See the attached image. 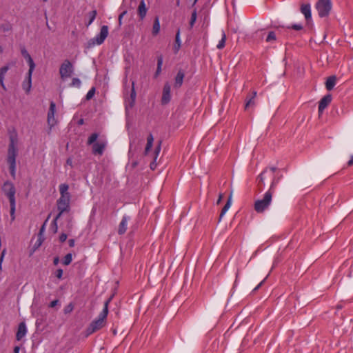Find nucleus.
Wrapping results in <instances>:
<instances>
[{"mask_svg": "<svg viewBox=\"0 0 353 353\" xmlns=\"http://www.w3.org/2000/svg\"><path fill=\"white\" fill-rule=\"evenodd\" d=\"M59 190L60 192V197L57 201V209L59 210L58 214L54 218L52 223L55 227L54 232H56L57 230V220L61 217V214L63 212H69L70 207V194L68 192L69 185L66 183H61L59 186Z\"/></svg>", "mask_w": 353, "mask_h": 353, "instance_id": "1", "label": "nucleus"}, {"mask_svg": "<svg viewBox=\"0 0 353 353\" xmlns=\"http://www.w3.org/2000/svg\"><path fill=\"white\" fill-rule=\"evenodd\" d=\"M111 299H108L105 303L103 310L101 312L98 317L93 321L86 330L87 334L90 335L102 327H103L106 323V318L108 314V305Z\"/></svg>", "mask_w": 353, "mask_h": 353, "instance_id": "2", "label": "nucleus"}, {"mask_svg": "<svg viewBox=\"0 0 353 353\" xmlns=\"http://www.w3.org/2000/svg\"><path fill=\"white\" fill-rule=\"evenodd\" d=\"M2 191L9 200L10 206V214L11 221H13L15 219L16 210L15 187L12 182L6 181L2 186Z\"/></svg>", "mask_w": 353, "mask_h": 353, "instance_id": "3", "label": "nucleus"}, {"mask_svg": "<svg viewBox=\"0 0 353 353\" xmlns=\"http://www.w3.org/2000/svg\"><path fill=\"white\" fill-rule=\"evenodd\" d=\"M17 143V141L15 137H11L10 138L7 161L9 164L10 174L13 177H14L16 173V158L18 153Z\"/></svg>", "mask_w": 353, "mask_h": 353, "instance_id": "4", "label": "nucleus"}, {"mask_svg": "<svg viewBox=\"0 0 353 353\" xmlns=\"http://www.w3.org/2000/svg\"><path fill=\"white\" fill-rule=\"evenodd\" d=\"M98 138L97 133L92 134L88 139V144H92V153L94 154L102 155L103 154L104 150L107 145L106 141H99L97 143H94Z\"/></svg>", "mask_w": 353, "mask_h": 353, "instance_id": "5", "label": "nucleus"}, {"mask_svg": "<svg viewBox=\"0 0 353 353\" xmlns=\"http://www.w3.org/2000/svg\"><path fill=\"white\" fill-rule=\"evenodd\" d=\"M272 194L273 192L270 190H268L265 193L263 198L262 199H259L256 201L254 203L255 211L257 212L258 213H262L265 210H267L272 202Z\"/></svg>", "mask_w": 353, "mask_h": 353, "instance_id": "6", "label": "nucleus"}, {"mask_svg": "<svg viewBox=\"0 0 353 353\" xmlns=\"http://www.w3.org/2000/svg\"><path fill=\"white\" fill-rule=\"evenodd\" d=\"M108 27L107 26H103L101 28L100 32L97 34L94 38L91 39L88 42V47L92 48L95 45H101L102 44L105 39L107 38L108 35Z\"/></svg>", "mask_w": 353, "mask_h": 353, "instance_id": "7", "label": "nucleus"}, {"mask_svg": "<svg viewBox=\"0 0 353 353\" xmlns=\"http://www.w3.org/2000/svg\"><path fill=\"white\" fill-rule=\"evenodd\" d=\"M316 9L320 17L328 16L332 9L330 0H319L316 4Z\"/></svg>", "mask_w": 353, "mask_h": 353, "instance_id": "8", "label": "nucleus"}, {"mask_svg": "<svg viewBox=\"0 0 353 353\" xmlns=\"http://www.w3.org/2000/svg\"><path fill=\"white\" fill-rule=\"evenodd\" d=\"M74 72V66L72 63L66 59L64 60L59 68V74L61 79L64 81L70 78Z\"/></svg>", "mask_w": 353, "mask_h": 353, "instance_id": "9", "label": "nucleus"}, {"mask_svg": "<svg viewBox=\"0 0 353 353\" xmlns=\"http://www.w3.org/2000/svg\"><path fill=\"white\" fill-rule=\"evenodd\" d=\"M55 111H56V105L53 101H52L50 103L49 111L48 112V119H47L48 124L50 128L52 127H53L57 123L55 117H54Z\"/></svg>", "mask_w": 353, "mask_h": 353, "instance_id": "10", "label": "nucleus"}, {"mask_svg": "<svg viewBox=\"0 0 353 353\" xmlns=\"http://www.w3.org/2000/svg\"><path fill=\"white\" fill-rule=\"evenodd\" d=\"M170 85L169 83H165L162 93L161 103L162 104H167L170 101L171 94H170Z\"/></svg>", "mask_w": 353, "mask_h": 353, "instance_id": "11", "label": "nucleus"}, {"mask_svg": "<svg viewBox=\"0 0 353 353\" xmlns=\"http://www.w3.org/2000/svg\"><path fill=\"white\" fill-rule=\"evenodd\" d=\"M331 101L332 96L330 94L325 95L321 99L319 104V114L323 113V110L327 107V105L331 103Z\"/></svg>", "mask_w": 353, "mask_h": 353, "instance_id": "12", "label": "nucleus"}, {"mask_svg": "<svg viewBox=\"0 0 353 353\" xmlns=\"http://www.w3.org/2000/svg\"><path fill=\"white\" fill-rule=\"evenodd\" d=\"M130 220V217L128 215H124L119 225L118 233L120 235L123 234L128 228V223Z\"/></svg>", "mask_w": 353, "mask_h": 353, "instance_id": "13", "label": "nucleus"}, {"mask_svg": "<svg viewBox=\"0 0 353 353\" xmlns=\"http://www.w3.org/2000/svg\"><path fill=\"white\" fill-rule=\"evenodd\" d=\"M301 12L305 16L307 21L312 19L311 6L309 3L302 4L301 6Z\"/></svg>", "mask_w": 353, "mask_h": 353, "instance_id": "14", "label": "nucleus"}, {"mask_svg": "<svg viewBox=\"0 0 353 353\" xmlns=\"http://www.w3.org/2000/svg\"><path fill=\"white\" fill-rule=\"evenodd\" d=\"M185 73L182 70H179L174 78V87L175 88H179L182 85Z\"/></svg>", "mask_w": 353, "mask_h": 353, "instance_id": "15", "label": "nucleus"}, {"mask_svg": "<svg viewBox=\"0 0 353 353\" xmlns=\"http://www.w3.org/2000/svg\"><path fill=\"white\" fill-rule=\"evenodd\" d=\"M27 332V329L25 323L22 322L19 325L18 330L16 334L17 340L20 341L25 336Z\"/></svg>", "mask_w": 353, "mask_h": 353, "instance_id": "16", "label": "nucleus"}, {"mask_svg": "<svg viewBox=\"0 0 353 353\" xmlns=\"http://www.w3.org/2000/svg\"><path fill=\"white\" fill-rule=\"evenodd\" d=\"M336 83V77L334 75L330 76L327 79L325 82V88L327 90H332L335 86Z\"/></svg>", "mask_w": 353, "mask_h": 353, "instance_id": "17", "label": "nucleus"}, {"mask_svg": "<svg viewBox=\"0 0 353 353\" xmlns=\"http://www.w3.org/2000/svg\"><path fill=\"white\" fill-rule=\"evenodd\" d=\"M22 87L27 93L30 92L32 87V75L27 74V77L22 83Z\"/></svg>", "mask_w": 353, "mask_h": 353, "instance_id": "18", "label": "nucleus"}, {"mask_svg": "<svg viewBox=\"0 0 353 353\" xmlns=\"http://www.w3.org/2000/svg\"><path fill=\"white\" fill-rule=\"evenodd\" d=\"M8 70H9L8 66L2 67L0 69V85H1L2 88L5 90H6V87L4 84V79H5V76L7 72L8 71Z\"/></svg>", "mask_w": 353, "mask_h": 353, "instance_id": "19", "label": "nucleus"}, {"mask_svg": "<svg viewBox=\"0 0 353 353\" xmlns=\"http://www.w3.org/2000/svg\"><path fill=\"white\" fill-rule=\"evenodd\" d=\"M147 13V8L145 6V3L144 0H141L139 8H138V14L141 19H143Z\"/></svg>", "mask_w": 353, "mask_h": 353, "instance_id": "20", "label": "nucleus"}, {"mask_svg": "<svg viewBox=\"0 0 353 353\" xmlns=\"http://www.w3.org/2000/svg\"><path fill=\"white\" fill-rule=\"evenodd\" d=\"M160 150H161V145H160V144H159V145L156 147L154 152V160L152 162L150 163V168L152 170H154L157 167L156 160L159 156Z\"/></svg>", "mask_w": 353, "mask_h": 353, "instance_id": "21", "label": "nucleus"}, {"mask_svg": "<svg viewBox=\"0 0 353 353\" xmlns=\"http://www.w3.org/2000/svg\"><path fill=\"white\" fill-rule=\"evenodd\" d=\"M154 138L152 134H150L147 138V144L145 148L144 154L147 155L149 150L151 149L153 145Z\"/></svg>", "mask_w": 353, "mask_h": 353, "instance_id": "22", "label": "nucleus"}, {"mask_svg": "<svg viewBox=\"0 0 353 353\" xmlns=\"http://www.w3.org/2000/svg\"><path fill=\"white\" fill-rule=\"evenodd\" d=\"M267 172V169L264 170L258 176L257 181L258 185L261 189L265 186V174Z\"/></svg>", "mask_w": 353, "mask_h": 353, "instance_id": "23", "label": "nucleus"}, {"mask_svg": "<svg viewBox=\"0 0 353 353\" xmlns=\"http://www.w3.org/2000/svg\"><path fill=\"white\" fill-rule=\"evenodd\" d=\"M232 203V194L229 196V199L226 203V204L223 208L220 214V219H221L224 214L226 213V212L228 210V209L230 208Z\"/></svg>", "mask_w": 353, "mask_h": 353, "instance_id": "24", "label": "nucleus"}, {"mask_svg": "<svg viewBox=\"0 0 353 353\" xmlns=\"http://www.w3.org/2000/svg\"><path fill=\"white\" fill-rule=\"evenodd\" d=\"M181 48V39H180V31H177L175 37V44L174 46V50L175 52H177Z\"/></svg>", "mask_w": 353, "mask_h": 353, "instance_id": "25", "label": "nucleus"}, {"mask_svg": "<svg viewBox=\"0 0 353 353\" xmlns=\"http://www.w3.org/2000/svg\"><path fill=\"white\" fill-rule=\"evenodd\" d=\"M160 31V23L159 18L157 17L154 21L153 27H152V34L153 35H157Z\"/></svg>", "mask_w": 353, "mask_h": 353, "instance_id": "26", "label": "nucleus"}, {"mask_svg": "<svg viewBox=\"0 0 353 353\" xmlns=\"http://www.w3.org/2000/svg\"><path fill=\"white\" fill-rule=\"evenodd\" d=\"M256 96V92L254 91L252 92V96L248 99L245 103V109H248L250 106H253L254 105V99Z\"/></svg>", "mask_w": 353, "mask_h": 353, "instance_id": "27", "label": "nucleus"}, {"mask_svg": "<svg viewBox=\"0 0 353 353\" xmlns=\"http://www.w3.org/2000/svg\"><path fill=\"white\" fill-rule=\"evenodd\" d=\"M226 41V35L224 31H222L221 39L216 46V48L219 50L223 49L225 47Z\"/></svg>", "mask_w": 353, "mask_h": 353, "instance_id": "28", "label": "nucleus"}, {"mask_svg": "<svg viewBox=\"0 0 353 353\" xmlns=\"http://www.w3.org/2000/svg\"><path fill=\"white\" fill-rule=\"evenodd\" d=\"M163 65V57L161 55L157 58V68L155 72V77H157L161 72V67Z\"/></svg>", "mask_w": 353, "mask_h": 353, "instance_id": "29", "label": "nucleus"}, {"mask_svg": "<svg viewBox=\"0 0 353 353\" xmlns=\"http://www.w3.org/2000/svg\"><path fill=\"white\" fill-rule=\"evenodd\" d=\"M26 61L29 65V70H28V74H29L30 75H32V72L34 70V68H35V64H34V61L31 57L29 59H26Z\"/></svg>", "mask_w": 353, "mask_h": 353, "instance_id": "30", "label": "nucleus"}, {"mask_svg": "<svg viewBox=\"0 0 353 353\" xmlns=\"http://www.w3.org/2000/svg\"><path fill=\"white\" fill-rule=\"evenodd\" d=\"M81 85V81L79 78H73L72 82L70 84L71 87L80 88Z\"/></svg>", "mask_w": 353, "mask_h": 353, "instance_id": "31", "label": "nucleus"}, {"mask_svg": "<svg viewBox=\"0 0 353 353\" xmlns=\"http://www.w3.org/2000/svg\"><path fill=\"white\" fill-rule=\"evenodd\" d=\"M12 26L9 23H2L0 26V30L3 32H8L11 30Z\"/></svg>", "mask_w": 353, "mask_h": 353, "instance_id": "32", "label": "nucleus"}, {"mask_svg": "<svg viewBox=\"0 0 353 353\" xmlns=\"http://www.w3.org/2000/svg\"><path fill=\"white\" fill-rule=\"evenodd\" d=\"M88 16H89L90 20L87 24V26H89L95 19L96 16H97V11L92 10V11L90 12L88 14Z\"/></svg>", "mask_w": 353, "mask_h": 353, "instance_id": "33", "label": "nucleus"}, {"mask_svg": "<svg viewBox=\"0 0 353 353\" xmlns=\"http://www.w3.org/2000/svg\"><path fill=\"white\" fill-rule=\"evenodd\" d=\"M72 255L71 253H68L65 256L63 261V263L65 265H68L72 262Z\"/></svg>", "mask_w": 353, "mask_h": 353, "instance_id": "34", "label": "nucleus"}, {"mask_svg": "<svg viewBox=\"0 0 353 353\" xmlns=\"http://www.w3.org/2000/svg\"><path fill=\"white\" fill-rule=\"evenodd\" d=\"M196 17H197L196 10H194L192 13L191 19H190V26L191 28L194 26V23L196 20Z\"/></svg>", "mask_w": 353, "mask_h": 353, "instance_id": "35", "label": "nucleus"}, {"mask_svg": "<svg viewBox=\"0 0 353 353\" xmlns=\"http://www.w3.org/2000/svg\"><path fill=\"white\" fill-rule=\"evenodd\" d=\"M276 40V34L274 32H270L266 37L267 42H272Z\"/></svg>", "mask_w": 353, "mask_h": 353, "instance_id": "36", "label": "nucleus"}, {"mask_svg": "<svg viewBox=\"0 0 353 353\" xmlns=\"http://www.w3.org/2000/svg\"><path fill=\"white\" fill-rule=\"evenodd\" d=\"M94 93H95V88H92L86 94V99L87 100H90L91 99L93 96L94 95Z\"/></svg>", "mask_w": 353, "mask_h": 353, "instance_id": "37", "label": "nucleus"}, {"mask_svg": "<svg viewBox=\"0 0 353 353\" xmlns=\"http://www.w3.org/2000/svg\"><path fill=\"white\" fill-rule=\"evenodd\" d=\"M279 179H280V178L273 179L269 190H270L273 192V190L274 189L275 186L278 184Z\"/></svg>", "mask_w": 353, "mask_h": 353, "instance_id": "38", "label": "nucleus"}, {"mask_svg": "<svg viewBox=\"0 0 353 353\" xmlns=\"http://www.w3.org/2000/svg\"><path fill=\"white\" fill-rule=\"evenodd\" d=\"M74 309V306L72 303L68 304L67 306L64 308V312L65 314L71 312Z\"/></svg>", "mask_w": 353, "mask_h": 353, "instance_id": "39", "label": "nucleus"}, {"mask_svg": "<svg viewBox=\"0 0 353 353\" xmlns=\"http://www.w3.org/2000/svg\"><path fill=\"white\" fill-rule=\"evenodd\" d=\"M21 54L23 55V57L26 59H29L31 56L30 55V54L28 53V52L25 49V48H23L21 50Z\"/></svg>", "mask_w": 353, "mask_h": 353, "instance_id": "40", "label": "nucleus"}, {"mask_svg": "<svg viewBox=\"0 0 353 353\" xmlns=\"http://www.w3.org/2000/svg\"><path fill=\"white\" fill-rule=\"evenodd\" d=\"M130 97L132 99V101H134L135 100L136 92H135L134 88V82H132V90H131Z\"/></svg>", "mask_w": 353, "mask_h": 353, "instance_id": "41", "label": "nucleus"}, {"mask_svg": "<svg viewBox=\"0 0 353 353\" xmlns=\"http://www.w3.org/2000/svg\"><path fill=\"white\" fill-rule=\"evenodd\" d=\"M288 28H290V27H288ZM291 28L295 30H301L303 29V26L301 24H294L291 26Z\"/></svg>", "mask_w": 353, "mask_h": 353, "instance_id": "42", "label": "nucleus"}, {"mask_svg": "<svg viewBox=\"0 0 353 353\" xmlns=\"http://www.w3.org/2000/svg\"><path fill=\"white\" fill-rule=\"evenodd\" d=\"M127 11H123L122 13H121L119 16V24L121 26L122 24V19L123 17L126 14Z\"/></svg>", "mask_w": 353, "mask_h": 353, "instance_id": "43", "label": "nucleus"}, {"mask_svg": "<svg viewBox=\"0 0 353 353\" xmlns=\"http://www.w3.org/2000/svg\"><path fill=\"white\" fill-rule=\"evenodd\" d=\"M62 275H63V270L61 269H58L56 272V276L58 278V279H61L62 277Z\"/></svg>", "mask_w": 353, "mask_h": 353, "instance_id": "44", "label": "nucleus"}, {"mask_svg": "<svg viewBox=\"0 0 353 353\" xmlns=\"http://www.w3.org/2000/svg\"><path fill=\"white\" fill-rule=\"evenodd\" d=\"M67 239V234L63 233L59 236V240L61 242H64Z\"/></svg>", "mask_w": 353, "mask_h": 353, "instance_id": "45", "label": "nucleus"}, {"mask_svg": "<svg viewBox=\"0 0 353 353\" xmlns=\"http://www.w3.org/2000/svg\"><path fill=\"white\" fill-rule=\"evenodd\" d=\"M59 301L58 300H54L52 301L50 303V307H54L57 305V304L58 303Z\"/></svg>", "mask_w": 353, "mask_h": 353, "instance_id": "46", "label": "nucleus"}, {"mask_svg": "<svg viewBox=\"0 0 353 353\" xmlns=\"http://www.w3.org/2000/svg\"><path fill=\"white\" fill-rule=\"evenodd\" d=\"M68 244L70 247H74V239H70L68 241Z\"/></svg>", "mask_w": 353, "mask_h": 353, "instance_id": "47", "label": "nucleus"}, {"mask_svg": "<svg viewBox=\"0 0 353 353\" xmlns=\"http://www.w3.org/2000/svg\"><path fill=\"white\" fill-rule=\"evenodd\" d=\"M67 165L72 166V159L71 158H68L66 161Z\"/></svg>", "mask_w": 353, "mask_h": 353, "instance_id": "48", "label": "nucleus"}, {"mask_svg": "<svg viewBox=\"0 0 353 353\" xmlns=\"http://www.w3.org/2000/svg\"><path fill=\"white\" fill-rule=\"evenodd\" d=\"M347 165L351 166L353 165V155L351 157L350 161L347 162Z\"/></svg>", "mask_w": 353, "mask_h": 353, "instance_id": "49", "label": "nucleus"}, {"mask_svg": "<svg viewBox=\"0 0 353 353\" xmlns=\"http://www.w3.org/2000/svg\"><path fill=\"white\" fill-rule=\"evenodd\" d=\"M6 255V249H3L1 253V257H5V256Z\"/></svg>", "mask_w": 353, "mask_h": 353, "instance_id": "50", "label": "nucleus"}, {"mask_svg": "<svg viewBox=\"0 0 353 353\" xmlns=\"http://www.w3.org/2000/svg\"><path fill=\"white\" fill-rule=\"evenodd\" d=\"M20 347L19 346H16L14 348V353H19Z\"/></svg>", "mask_w": 353, "mask_h": 353, "instance_id": "51", "label": "nucleus"}, {"mask_svg": "<svg viewBox=\"0 0 353 353\" xmlns=\"http://www.w3.org/2000/svg\"><path fill=\"white\" fill-rule=\"evenodd\" d=\"M53 262H54V265H57V264L59 263V257H55V258L54 259V261H53Z\"/></svg>", "mask_w": 353, "mask_h": 353, "instance_id": "52", "label": "nucleus"}, {"mask_svg": "<svg viewBox=\"0 0 353 353\" xmlns=\"http://www.w3.org/2000/svg\"><path fill=\"white\" fill-rule=\"evenodd\" d=\"M264 282V280H263L254 289V290H257L261 285Z\"/></svg>", "mask_w": 353, "mask_h": 353, "instance_id": "53", "label": "nucleus"}, {"mask_svg": "<svg viewBox=\"0 0 353 353\" xmlns=\"http://www.w3.org/2000/svg\"><path fill=\"white\" fill-rule=\"evenodd\" d=\"M44 230H45V223L42 225V227L40 229V232H39L40 234H41L44 232Z\"/></svg>", "mask_w": 353, "mask_h": 353, "instance_id": "54", "label": "nucleus"}, {"mask_svg": "<svg viewBox=\"0 0 353 353\" xmlns=\"http://www.w3.org/2000/svg\"><path fill=\"white\" fill-rule=\"evenodd\" d=\"M222 198H223V195H222V194H220V195H219V199H218V201H217V203H218V204H219V203H220V202H221V201Z\"/></svg>", "mask_w": 353, "mask_h": 353, "instance_id": "55", "label": "nucleus"}, {"mask_svg": "<svg viewBox=\"0 0 353 353\" xmlns=\"http://www.w3.org/2000/svg\"><path fill=\"white\" fill-rule=\"evenodd\" d=\"M270 170L272 171V172H274L276 170V167H271Z\"/></svg>", "mask_w": 353, "mask_h": 353, "instance_id": "56", "label": "nucleus"}, {"mask_svg": "<svg viewBox=\"0 0 353 353\" xmlns=\"http://www.w3.org/2000/svg\"><path fill=\"white\" fill-rule=\"evenodd\" d=\"M176 4L177 6H179V5H180V0H176Z\"/></svg>", "mask_w": 353, "mask_h": 353, "instance_id": "57", "label": "nucleus"}, {"mask_svg": "<svg viewBox=\"0 0 353 353\" xmlns=\"http://www.w3.org/2000/svg\"><path fill=\"white\" fill-rule=\"evenodd\" d=\"M3 259H4V257H1V256H0V263H3Z\"/></svg>", "mask_w": 353, "mask_h": 353, "instance_id": "58", "label": "nucleus"}, {"mask_svg": "<svg viewBox=\"0 0 353 353\" xmlns=\"http://www.w3.org/2000/svg\"><path fill=\"white\" fill-rule=\"evenodd\" d=\"M198 0H194V2H193V6L195 5L196 3Z\"/></svg>", "mask_w": 353, "mask_h": 353, "instance_id": "59", "label": "nucleus"}, {"mask_svg": "<svg viewBox=\"0 0 353 353\" xmlns=\"http://www.w3.org/2000/svg\"><path fill=\"white\" fill-rule=\"evenodd\" d=\"M83 123V119H81V120L79 121V124H82Z\"/></svg>", "mask_w": 353, "mask_h": 353, "instance_id": "60", "label": "nucleus"}, {"mask_svg": "<svg viewBox=\"0 0 353 353\" xmlns=\"http://www.w3.org/2000/svg\"><path fill=\"white\" fill-rule=\"evenodd\" d=\"M3 52V49L0 46V53H1Z\"/></svg>", "mask_w": 353, "mask_h": 353, "instance_id": "61", "label": "nucleus"}, {"mask_svg": "<svg viewBox=\"0 0 353 353\" xmlns=\"http://www.w3.org/2000/svg\"><path fill=\"white\" fill-rule=\"evenodd\" d=\"M2 270V263H0V271Z\"/></svg>", "mask_w": 353, "mask_h": 353, "instance_id": "62", "label": "nucleus"}]
</instances>
